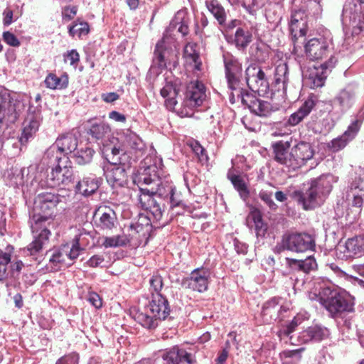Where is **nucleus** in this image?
Instances as JSON below:
<instances>
[{
	"mask_svg": "<svg viewBox=\"0 0 364 364\" xmlns=\"http://www.w3.org/2000/svg\"><path fill=\"white\" fill-rule=\"evenodd\" d=\"M340 248H343L344 257L346 258L360 255L364 252L361 241L357 237L348 239L345 245L341 246Z\"/></svg>",
	"mask_w": 364,
	"mask_h": 364,
	"instance_id": "obj_41",
	"label": "nucleus"
},
{
	"mask_svg": "<svg viewBox=\"0 0 364 364\" xmlns=\"http://www.w3.org/2000/svg\"><path fill=\"white\" fill-rule=\"evenodd\" d=\"M289 147L288 141H279L273 146L275 161L292 170L304 166L314 155V150L309 142L299 141L289 151Z\"/></svg>",
	"mask_w": 364,
	"mask_h": 364,
	"instance_id": "obj_2",
	"label": "nucleus"
},
{
	"mask_svg": "<svg viewBox=\"0 0 364 364\" xmlns=\"http://www.w3.org/2000/svg\"><path fill=\"white\" fill-rule=\"evenodd\" d=\"M317 101L316 95H310L300 108L289 116L285 124L289 126L297 125L311 112Z\"/></svg>",
	"mask_w": 364,
	"mask_h": 364,
	"instance_id": "obj_30",
	"label": "nucleus"
},
{
	"mask_svg": "<svg viewBox=\"0 0 364 364\" xmlns=\"http://www.w3.org/2000/svg\"><path fill=\"white\" fill-rule=\"evenodd\" d=\"M303 321L302 316L297 314L294 317L290 323L284 326L279 331V336L289 337L290 341L292 340L293 336L291 334L296 330V328ZM293 343L292 341H291Z\"/></svg>",
	"mask_w": 364,
	"mask_h": 364,
	"instance_id": "obj_52",
	"label": "nucleus"
},
{
	"mask_svg": "<svg viewBox=\"0 0 364 364\" xmlns=\"http://www.w3.org/2000/svg\"><path fill=\"white\" fill-rule=\"evenodd\" d=\"M65 63L69 62L70 65L76 67L80 61V55L75 49L68 51L63 54Z\"/></svg>",
	"mask_w": 364,
	"mask_h": 364,
	"instance_id": "obj_57",
	"label": "nucleus"
},
{
	"mask_svg": "<svg viewBox=\"0 0 364 364\" xmlns=\"http://www.w3.org/2000/svg\"><path fill=\"white\" fill-rule=\"evenodd\" d=\"M210 280V271L204 267L193 269L188 277L182 279L181 286L199 293H203L208 289Z\"/></svg>",
	"mask_w": 364,
	"mask_h": 364,
	"instance_id": "obj_16",
	"label": "nucleus"
},
{
	"mask_svg": "<svg viewBox=\"0 0 364 364\" xmlns=\"http://www.w3.org/2000/svg\"><path fill=\"white\" fill-rule=\"evenodd\" d=\"M183 58H185L186 63L189 65L193 70L198 71L201 70L200 57L196 51L193 45L189 43L185 46Z\"/></svg>",
	"mask_w": 364,
	"mask_h": 364,
	"instance_id": "obj_42",
	"label": "nucleus"
},
{
	"mask_svg": "<svg viewBox=\"0 0 364 364\" xmlns=\"http://www.w3.org/2000/svg\"><path fill=\"white\" fill-rule=\"evenodd\" d=\"M11 183L14 186H20L24 183V177H23V170H16L15 173H14L11 178Z\"/></svg>",
	"mask_w": 364,
	"mask_h": 364,
	"instance_id": "obj_63",
	"label": "nucleus"
},
{
	"mask_svg": "<svg viewBox=\"0 0 364 364\" xmlns=\"http://www.w3.org/2000/svg\"><path fill=\"white\" fill-rule=\"evenodd\" d=\"M245 80L248 87L260 95L267 93L269 87L266 74L261 67L250 64L245 70Z\"/></svg>",
	"mask_w": 364,
	"mask_h": 364,
	"instance_id": "obj_15",
	"label": "nucleus"
},
{
	"mask_svg": "<svg viewBox=\"0 0 364 364\" xmlns=\"http://www.w3.org/2000/svg\"><path fill=\"white\" fill-rule=\"evenodd\" d=\"M346 200L352 205H362L364 203V187L360 179L351 183L346 191Z\"/></svg>",
	"mask_w": 364,
	"mask_h": 364,
	"instance_id": "obj_37",
	"label": "nucleus"
},
{
	"mask_svg": "<svg viewBox=\"0 0 364 364\" xmlns=\"http://www.w3.org/2000/svg\"><path fill=\"white\" fill-rule=\"evenodd\" d=\"M20 115V110L12 102L10 94L7 90L0 91V152L3 149L4 141L1 138L4 133V124L15 123Z\"/></svg>",
	"mask_w": 364,
	"mask_h": 364,
	"instance_id": "obj_11",
	"label": "nucleus"
},
{
	"mask_svg": "<svg viewBox=\"0 0 364 364\" xmlns=\"http://www.w3.org/2000/svg\"><path fill=\"white\" fill-rule=\"evenodd\" d=\"M166 364H193L191 354L184 349L173 347L163 355Z\"/></svg>",
	"mask_w": 364,
	"mask_h": 364,
	"instance_id": "obj_33",
	"label": "nucleus"
},
{
	"mask_svg": "<svg viewBox=\"0 0 364 364\" xmlns=\"http://www.w3.org/2000/svg\"><path fill=\"white\" fill-rule=\"evenodd\" d=\"M329 334V330L327 328L320 325H314L301 331L298 336V341L300 343L319 342L327 338Z\"/></svg>",
	"mask_w": 364,
	"mask_h": 364,
	"instance_id": "obj_27",
	"label": "nucleus"
},
{
	"mask_svg": "<svg viewBox=\"0 0 364 364\" xmlns=\"http://www.w3.org/2000/svg\"><path fill=\"white\" fill-rule=\"evenodd\" d=\"M320 294L323 304L333 316L343 312H352L354 309L353 299L346 291L324 287Z\"/></svg>",
	"mask_w": 364,
	"mask_h": 364,
	"instance_id": "obj_5",
	"label": "nucleus"
},
{
	"mask_svg": "<svg viewBox=\"0 0 364 364\" xmlns=\"http://www.w3.org/2000/svg\"><path fill=\"white\" fill-rule=\"evenodd\" d=\"M237 97L240 99L242 103L246 105L252 113L258 116L267 117L272 110L269 102L257 98L253 93L244 89L238 90Z\"/></svg>",
	"mask_w": 364,
	"mask_h": 364,
	"instance_id": "obj_18",
	"label": "nucleus"
},
{
	"mask_svg": "<svg viewBox=\"0 0 364 364\" xmlns=\"http://www.w3.org/2000/svg\"><path fill=\"white\" fill-rule=\"evenodd\" d=\"M65 163L62 165H56L51 168V172L46 179H43L45 173H39L35 176L33 183H36L42 189L46 188H55L61 185H67L73 180V171L69 165ZM34 185V183H32Z\"/></svg>",
	"mask_w": 364,
	"mask_h": 364,
	"instance_id": "obj_7",
	"label": "nucleus"
},
{
	"mask_svg": "<svg viewBox=\"0 0 364 364\" xmlns=\"http://www.w3.org/2000/svg\"><path fill=\"white\" fill-rule=\"evenodd\" d=\"M289 32L294 41L300 37H304L307 31V14L303 9L291 11L289 22Z\"/></svg>",
	"mask_w": 364,
	"mask_h": 364,
	"instance_id": "obj_21",
	"label": "nucleus"
},
{
	"mask_svg": "<svg viewBox=\"0 0 364 364\" xmlns=\"http://www.w3.org/2000/svg\"><path fill=\"white\" fill-rule=\"evenodd\" d=\"M356 99L355 88L352 85H348L341 89L332 100L333 109L342 115L353 107Z\"/></svg>",
	"mask_w": 364,
	"mask_h": 364,
	"instance_id": "obj_17",
	"label": "nucleus"
},
{
	"mask_svg": "<svg viewBox=\"0 0 364 364\" xmlns=\"http://www.w3.org/2000/svg\"><path fill=\"white\" fill-rule=\"evenodd\" d=\"M171 44L172 42L166 41V38L156 43L152 60L153 65L161 70L167 68L168 66L176 68L178 65V54L172 48Z\"/></svg>",
	"mask_w": 364,
	"mask_h": 364,
	"instance_id": "obj_10",
	"label": "nucleus"
},
{
	"mask_svg": "<svg viewBox=\"0 0 364 364\" xmlns=\"http://www.w3.org/2000/svg\"><path fill=\"white\" fill-rule=\"evenodd\" d=\"M110 133L109 126L105 122L92 124L87 132V134L95 139L99 145H102V149L106 145L113 146L114 142L118 141V139L109 137Z\"/></svg>",
	"mask_w": 364,
	"mask_h": 364,
	"instance_id": "obj_24",
	"label": "nucleus"
},
{
	"mask_svg": "<svg viewBox=\"0 0 364 364\" xmlns=\"http://www.w3.org/2000/svg\"><path fill=\"white\" fill-rule=\"evenodd\" d=\"M183 14L182 12H178L177 15L173 19L170 23L168 28H166L165 33H164V36L162 38H166V41L172 42L173 41V37L172 36H175L174 32L175 31H177V28L178 27V20L180 18V16L183 15Z\"/></svg>",
	"mask_w": 364,
	"mask_h": 364,
	"instance_id": "obj_53",
	"label": "nucleus"
},
{
	"mask_svg": "<svg viewBox=\"0 0 364 364\" xmlns=\"http://www.w3.org/2000/svg\"><path fill=\"white\" fill-rule=\"evenodd\" d=\"M95 151L90 146L85 145V147L76 149L75 151V158L77 164L85 165L92 161Z\"/></svg>",
	"mask_w": 364,
	"mask_h": 364,
	"instance_id": "obj_48",
	"label": "nucleus"
},
{
	"mask_svg": "<svg viewBox=\"0 0 364 364\" xmlns=\"http://www.w3.org/2000/svg\"><path fill=\"white\" fill-rule=\"evenodd\" d=\"M280 309L279 299L273 297L262 305V315L266 321L270 322L278 318Z\"/></svg>",
	"mask_w": 364,
	"mask_h": 364,
	"instance_id": "obj_39",
	"label": "nucleus"
},
{
	"mask_svg": "<svg viewBox=\"0 0 364 364\" xmlns=\"http://www.w3.org/2000/svg\"><path fill=\"white\" fill-rule=\"evenodd\" d=\"M206 97L205 88L204 85L198 80L190 82L185 92V97L183 101L184 110L181 112L182 116H191L189 110L198 107L202 105Z\"/></svg>",
	"mask_w": 364,
	"mask_h": 364,
	"instance_id": "obj_13",
	"label": "nucleus"
},
{
	"mask_svg": "<svg viewBox=\"0 0 364 364\" xmlns=\"http://www.w3.org/2000/svg\"><path fill=\"white\" fill-rule=\"evenodd\" d=\"M62 247L64 250H66V258L70 260L76 259L79 256L80 252L82 250L79 245L78 240H75L71 246L69 244H65L62 245Z\"/></svg>",
	"mask_w": 364,
	"mask_h": 364,
	"instance_id": "obj_54",
	"label": "nucleus"
},
{
	"mask_svg": "<svg viewBox=\"0 0 364 364\" xmlns=\"http://www.w3.org/2000/svg\"><path fill=\"white\" fill-rule=\"evenodd\" d=\"M49 255L48 262L45 268L47 272H53L60 269L66 259V250H64L62 245L59 248L50 250L46 253Z\"/></svg>",
	"mask_w": 364,
	"mask_h": 364,
	"instance_id": "obj_32",
	"label": "nucleus"
},
{
	"mask_svg": "<svg viewBox=\"0 0 364 364\" xmlns=\"http://www.w3.org/2000/svg\"><path fill=\"white\" fill-rule=\"evenodd\" d=\"M108 161L112 164L104 170L107 183L112 187H122L126 185L127 175L124 167L118 166V164H113L111 160Z\"/></svg>",
	"mask_w": 364,
	"mask_h": 364,
	"instance_id": "obj_25",
	"label": "nucleus"
},
{
	"mask_svg": "<svg viewBox=\"0 0 364 364\" xmlns=\"http://www.w3.org/2000/svg\"><path fill=\"white\" fill-rule=\"evenodd\" d=\"M133 182L140 191V205H159L156 198H163L171 205H181L180 194L171 185L161 186L160 173L156 164H148L147 161L141 164L133 176Z\"/></svg>",
	"mask_w": 364,
	"mask_h": 364,
	"instance_id": "obj_1",
	"label": "nucleus"
},
{
	"mask_svg": "<svg viewBox=\"0 0 364 364\" xmlns=\"http://www.w3.org/2000/svg\"><path fill=\"white\" fill-rule=\"evenodd\" d=\"M77 8L75 6H65L62 10L63 19L65 21L72 20L77 14Z\"/></svg>",
	"mask_w": 364,
	"mask_h": 364,
	"instance_id": "obj_62",
	"label": "nucleus"
},
{
	"mask_svg": "<svg viewBox=\"0 0 364 364\" xmlns=\"http://www.w3.org/2000/svg\"><path fill=\"white\" fill-rule=\"evenodd\" d=\"M358 1L360 4L353 1L346 4L341 15L343 23L352 27L354 34H358L364 31V14L361 6L364 0Z\"/></svg>",
	"mask_w": 364,
	"mask_h": 364,
	"instance_id": "obj_12",
	"label": "nucleus"
},
{
	"mask_svg": "<svg viewBox=\"0 0 364 364\" xmlns=\"http://www.w3.org/2000/svg\"><path fill=\"white\" fill-rule=\"evenodd\" d=\"M53 203L54 205L58 203H65L66 198L60 196L58 193L53 192H41L38 193L34 199V205H44L46 203Z\"/></svg>",
	"mask_w": 364,
	"mask_h": 364,
	"instance_id": "obj_43",
	"label": "nucleus"
},
{
	"mask_svg": "<svg viewBox=\"0 0 364 364\" xmlns=\"http://www.w3.org/2000/svg\"><path fill=\"white\" fill-rule=\"evenodd\" d=\"M79 355L76 353H71L60 358L55 364H78Z\"/></svg>",
	"mask_w": 364,
	"mask_h": 364,
	"instance_id": "obj_60",
	"label": "nucleus"
},
{
	"mask_svg": "<svg viewBox=\"0 0 364 364\" xmlns=\"http://www.w3.org/2000/svg\"><path fill=\"white\" fill-rule=\"evenodd\" d=\"M55 146L64 156L75 151L77 146V139L74 134H67L58 137L55 143Z\"/></svg>",
	"mask_w": 364,
	"mask_h": 364,
	"instance_id": "obj_38",
	"label": "nucleus"
},
{
	"mask_svg": "<svg viewBox=\"0 0 364 364\" xmlns=\"http://www.w3.org/2000/svg\"><path fill=\"white\" fill-rule=\"evenodd\" d=\"M305 53L311 60L323 59L328 55H333L329 42L324 38H314L309 40L305 46Z\"/></svg>",
	"mask_w": 364,
	"mask_h": 364,
	"instance_id": "obj_19",
	"label": "nucleus"
},
{
	"mask_svg": "<svg viewBox=\"0 0 364 364\" xmlns=\"http://www.w3.org/2000/svg\"><path fill=\"white\" fill-rule=\"evenodd\" d=\"M33 235V241L27 246V252L30 255H36L43 249L48 247L51 232L47 228H41L31 225Z\"/></svg>",
	"mask_w": 364,
	"mask_h": 364,
	"instance_id": "obj_22",
	"label": "nucleus"
},
{
	"mask_svg": "<svg viewBox=\"0 0 364 364\" xmlns=\"http://www.w3.org/2000/svg\"><path fill=\"white\" fill-rule=\"evenodd\" d=\"M331 191L329 183L319 178L311 181L310 187L304 193L299 190H295L289 193V196L300 205L308 203H320L323 201Z\"/></svg>",
	"mask_w": 364,
	"mask_h": 364,
	"instance_id": "obj_6",
	"label": "nucleus"
},
{
	"mask_svg": "<svg viewBox=\"0 0 364 364\" xmlns=\"http://www.w3.org/2000/svg\"><path fill=\"white\" fill-rule=\"evenodd\" d=\"M250 55L255 60L264 63L269 58V50L265 45L256 43L250 48Z\"/></svg>",
	"mask_w": 364,
	"mask_h": 364,
	"instance_id": "obj_51",
	"label": "nucleus"
},
{
	"mask_svg": "<svg viewBox=\"0 0 364 364\" xmlns=\"http://www.w3.org/2000/svg\"><path fill=\"white\" fill-rule=\"evenodd\" d=\"M275 82L277 85L282 84V89L285 91L289 82V68L285 63H280L275 68Z\"/></svg>",
	"mask_w": 364,
	"mask_h": 364,
	"instance_id": "obj_47",
	"label": "nucleus"
},
{
	"mask_svg": "<svg viewBox=\"0 0 364 364\" xmlns=\"http://www.w3.org/2000/svg\"><path fill=\"white\" fill-rule=\"evenodd\" d=\"M360 124L358 119L354 120L341 136L332 139L328 144V149L333 152H337L344 149L357 135Z\"/></svg>",
	"mask_w": 364,
	"mask_h": 364,
	"instance_id": "obj_23",
	"label": "nucleus"
},
{
	"mask_svg": "<svg viewBox=\"0 0 364 364\" xmlns=\"http://www.w3.org/2000/svg\"><path fill=\"white\" fill-rule=\"evenodd\" d=\"M252 36L248 30L238 28L235 33L234 43L238 50H244L252 41Z\"/></svg>",
	"mask_w": 364,
	"mask_h": 364,
	"instance_id": "obj_46",
	"label": "nucleus"
},
{
	"mask_svg": "<svg viewBox=\"0 0 364 364\" xmlns=\"http://www.w3.org/2000/svg\"><path fill=\"white\" fill-rule=\"evenodd\" d=\"M41 121V116L39 112L30 113L28 114L23 122V127L19 142L24 145L33 137V134L38 131Z\"/></svg>",
	"mask_w": 364,
	"mask_h": 364,
	"instance_id": "obj_28",
	"label": "nucleus"
},
{
	"mask_svg": "<svg viewBox=\"0 0 364 364\" xmlns=\"http://www.w3.org/2000/svg\"><path fill=\"white\" fill-rule=\"evenodd\" d=\"M247 223L249 226L255 227V231L257 237H264L267 230V224H266L262 218L260 211L252 206V208L247 217Z\"/></svg>",
	"mask_w": 364,
	"mask_h": 364,
	"instance_id": "obj_36",
	"label": "nucleus"
},
{
	"mask_svg": "<svg viewBox=\"0 0 364 364\" xmlns=\"http://www.w3.org/2000/svg\"><path fill=\"white\" fill-rule=\"evenodd\" d=\"M230 348V343L229 341H227L225 344V347L223 348V350L219 353L218 356L216 359V361L218 364H224L226 361L229 350Z\"/></svg>",
	"mask_w": 364,
	"mask_h": 364,
	"instance_id": "obj_64",
	"label": "nucleus"
},
{
	"mask_svg": "<svg viewBox=\"0 0 364 364\" xmlns=\"http://www.w3.org/2000/svg\"><path fill=\"white\" fill-rule=\"evenodd\" d=\"M55 206H33L29 210L30 219L34 223L33 225L41 226V223L52 220L55 215Z\"/></svg>",
	"mask_w": 364,
	"mask_h": 364,
	"instance_id": "obj_35",
	"label": "nucleus"
},
{
	"mask_svg": "<svg viewBox=\"0 0 364 364\" xmlns=\"http://www.w3.org/2000/svg\"><path fill=\"white\" fill-rule=\"evenodd\" d=\"M228 178L231 181L235 189L239 193L240 196L245 200L249 196L250 191L243 178L230 171L228 173Z\"/></svg>",
	"mask_w": 364,
	"mask_h": 364,
	"instance_id": "obj_44",
	"label": "nucleus"
},
{
	"mask_svg": "<svg viewBox=\"0 0 364 364\" xmlns=\"http://www.w3.org/2000/svg\"><path fill=\"white\" fill-rule=\"evenodd\" d=\"M101 225L103 228L112 229L114 226L116 221L115 213L112 210H109V212H105L102 213L100 218Z\"/></svg>",
	"mask_w": 364,
	"mask_h": 364,
	"instance_id": "obj_55",
	"label": "nucleus"
},
{
	"mask_svg": "<svg viewBox=\"0 0 364 364\" xmlns=\"http://www.w3.org/2000/svg\"><path fill=\"white\" fill-rule=\"evenodd\" d=\"M145 213H143L144 215H149L150 217V223H151V220H160L162 217L163 210L160 206H149L145 210Z\"/></svg>",
	"mask_w": 364,
	"mask_h": 364,
	"instance_id": "obj_56",
	"label": "nucleus"
},
{
	"mask_svg": "<svg viewBox=\"0 0 364 364\" xmlns=\"http://www.w3.org/2000/svg\"><path fill=\"white\" fill-rule=\"evenodd\" d=\"M225 74L228 87L238 93L240 83L242 75V66L240 60L230 53L223 55Z\"/></svg>",
	"mask_w": 364,
	"mask_h": 364,
	"instance_id": "obj_14",
	"label": "nucleus"
},
{
	"mask_svg": "<svg viewBox=\"0 0 364 364\" xmlns=\"http://www.w3.org/2000/svg\"><path fill=\"white\" fill-rule=\"evenodd\" d=\"M179 89L176 83L166 82L160 90L161 97L164 99L166 107L171 111L176 109V97L178 95Z\"/></svg>",
	"mask_w": 364,
	"mask_h": 364,
	"instance_id": "obj_34",
	"label": "nucleus"
},
{
	"mask_svg": "<svg viewBox=\"0 0 364 364\" xmlns=\"http://www.w3.org/2000/svg\"><path fill=\"white\" fill-rule=\"evenodd\" d=\"M191 147L193 151L198 156L200 161H206L208 159V156L205 153V149L198 141H193L191 144Z\"/></svg>",
	"mask_w": 364,
	"mask_h": 364,
	"instance_id": "obj_59",
	"label": "nucleus"
},
{
	"mask_svg": "<svg viewBox=\"0 0 364 364\" xmlns=\"http://www.w3.org/2000/svg\"><path fill=\"white\" fill-rule=\"evenodd\" d=\"M286 266L288 269L284 275H287L295 272H302L304 273H309L317 268V263L314 257L309 256L304 259H295L289 257L285 258Z\"/></svg>",
	"mask_w": 364,
	"mask_h": 364,
	"instance_id": "obj_26",
	"label": "nucleus"
},
{
	"mask_svg": "<svg viewBox=\"0 0 364 364\" xmlns=\"http://www.w3.org/2000/svg\"><path fill=\"white\" fill-rule=\"evenodd\" d=\"M314 247L315 241L311 235L287 232L282 235L281 241L277 242L273 251L276 254H280L284 250L304 252L312 250Z\"/></svg>",
	"mask_w": 364,
	"mask_h": 364,
	"instance_id": "obj_8",
	"label": "nucleus"
},
{
	"mask_svg": "<svg viewBox=\"0 0 364 364\" xmlns=\"http://www.w3.org/2000/svg\"><path fill=\"white\" fill-rule=\"evenodd\" d=\"M65 163H70L68 157L64 156L58 150L55 145L53 144L44 153L41 161V165L52 168L56 165H62Z\"/></svg>",
	"mask_w": 364,
	"mask_h": 364,
	"instance_id": "obj_31",
	"label": "nucleus"
},
{
	"mask_svg": "<svg viewBox=\"0 0 364 364\" xmlns=\"http://www.w3.org/2000/svg\"><path fill=\"white\" fill-rule=\"evenodd\" d=\"M130 231L127 236H129L131 241L135 240L137 245H141L143 242L146 244L152 231L150 217L140 213L138 221L130 225Z\"/></svg>",
	"mask_w": 364,
	"mask_h": 364,
	"instance_id": "obj_20",
	"label": "nucleus"
},
{
	"mask_svg": "<svg viewBox=\"0 0 364 364\" xmlns=\"http://www.w3.org/2000/svg\"><path fill=\"white\" fill-rule=\"evenodd\" d=\"M101 179L94 175L84 177L76 185V192L85 198L95 196L100 186Z\"/></svg>",
	"mask_w": 364,
	"mask_h": 364,
	"instance_id": "obj_29",
	"label": "nucleus"
},
{
	"mask_svg": "<svg viewBox=\"0 0 364 364\" xmlns=\"http://www.w3.org/2000/svg\"><path fill=\"white\" fill-rule=\"evenodd\" d=\"M337 58L331 55L328 60L321 64L320 66L309 67L303 71V80L306 85L312 89L321 87L324 85L328 73L336 65Z\"/></svg>",
	"mask_w": 364,
	"mask_h": 364,
	"instance_id": "obj_9",
	"label": "nucleus"
},
{
	"mask_svg": "<svg viewBox=\"0 0 364 364\" xmlns=\"http://www.w3.org/2000/svg\"><path fill=\"white\" fill-rule=\"evenodd\" d=\"M46 87L51 90H63L68 85V75L67 73L58 77L54 73H49L45 80Z\"/></svg>",
	"mask_w": 364,
	"mask_h": 364,
	"instance_id": "obj_40",
	"label": "nucleus"
},
{
	"mask_svg": "<svg viewBox=\"0 0 364 364\" xmlns=\"http://www.w3.org/2000/svg\"><path fill=\"white\" fill-rule=\"evenodd\" d=\"M151 289L155 294H160V291L163 287L162 277L159 274H154L149 280Z\"/></svg>",
	"mask_w": 364,
	"mask_h": 364,
	"instance_id": "obj_58",
	"label": "nucleus"
},
{
	"mask_svg": "<svg viewBox=\"0 0 364 364\" xmlns=\"http://www.w3.org/2000/svg\"><path fill=\"white\" fill-rule=\"evenodd\" d=\"M2 37L4 41L10 46L18 47L21 44L17 37L10 31H4Z\"/></svg>",
	"mask_w": 364,
	"mask_h": 364,
	"instance_id": "obj_61",
	"label": "nucleus"
},
{
	"mask_svg": "<svg viewBox=\"0 0 364 364\" xmlns=\"http://www.w3.org/2000/svg\"><path fill=\"white\" fill-rule=\"evenodd\" d=\"M171 312L168 301L161 294L152 293L151 300L145 307L144 312L136 315V321L144 328L151 329L159 322L168 318Z\"/></svg>",
	"mask_w": 364,
	"mask_h": 364,
	"instance_id": "obj_3",
	"label": "nucleus"
},
{
	"mask_svg": "<svg viewBox=\"0 0 364 364\" xmlns=\"http://www.w3.org/2000/svg\"><path fill=\"white\" fill-rule=\"evenodd\" d=\"M131 242V238L127 235H118L112 237H106L102 242V245L106 247H117L125 246Z\"/></svg>",
	"mask_w": 364,
	"mask_h": 364,
	"instance_id": "obj_50",
	"label": "nucleus"
},
{
	"mask_svg": "<svg viewBox=\"0 0 364 364\" xmlns=\"http://www.w3.org/2000/svg\"><path fill=\"white\" fill-rule=\"evenodd\" d=\"M90 31L89 24L84 21L77 19L72 25L68 27V33L70 36H75L80 38L82 36L87 35Z\"/></svg>",
	"mask_w": 364,
	"mask_h": 364,
	"instance_id": "obj_49",
	"label": "nucleus"
},
{
	"mask_svg": "<svg viewBox=\"0 0 364 364\" xmlns=\"http://www.w3.org/2000/svg\"><path fill=\"white\" fill-rule=\"evenodd\" d=\"M120 141L119 145L114 142L113 146L106 145L102 149V154L113 164H122L121 156L129 150L141 151L144 148V144L141 138L129 129L123 133Z\"/></svg>",
	"mask_w": 364,
	"mask_h": 364,
	"instance_id": "obj_4",
	"label": "nucleus"
},
{
	"mask_svg": "<svg viewBox=\"0 0 364 364\" xmlns=\"http://www.w3.org/2000/svg\"><path fill=\"white\" fill-rule=\"evenodd\" d=\"M206 7L213 14L220 26H224L226 21V13L223 6L217 0H210L205 2Z\"/></svg>",
	"mask_w": 364,
	"mask_h": 364,
	"instance_id": "obj_45",
	"label": "nucleus"
}]
</instances>
